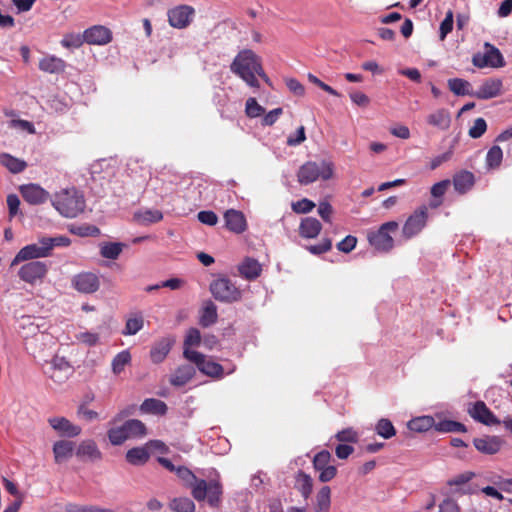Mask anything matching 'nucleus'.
I'll use <instances>...</instances> for the list:
<instances>
[{"instance_id": "bb28decb", "label": "nucleus", "mask_w": 512, "mask_h": 512, "mask_svg": "<svg viewBox=\"0 0 512 512\" xmlns=\"http://www.w3.org/2000/svg\"><path fill=\"white\" fill-rule=\"evenodd\" d=\"M195 368L190 364L179 366L170 377V384L175 387L186 385L195 375Z\"/></svg>"}, {"instance_id": "37998d69", "label": "nucleus", "mask_w": 512, "mask_h": 512, "mask_svg": "<svg viewBox=\"0 0 512 512\" xmlns=\"http://www.w3.org/2000/svg\"><path fill=\"white\" fill-rule=\"evenodd\" d=\"M123 426L128 434V438L142 437L146 434V427L144 423L138 419L127 420Z\"/></svg>"}, {"instance_id": "f704fd0d", "label": "nucleus", "mask_w": 512, "mask_h": 512, "mask_svg": "<svg viewBox=\"0 0 512 512\" xmlns=\"http://www.w3.org/2000/svg\"><path fill=\"white\" fill-rule=\"evenodd\" d=\"M150 458V453L146 447H134L126 453L128 463L139 466L145 464Z\"/></svg>"}, {"instance_id": "4c0bfd02", "label": "nucleus", "mask_w": 512, "mask_h": 512, "mask_svg": "<svg viewBox=\"0 0 512 512\" xmlns=\"http://www.w3.org/2000/svg\"><path fill=\"white\" fill-rule=\"evenodd\" d=\"M484 48L487 54L489 67L501 68L505 66L506 63L504 57L497 47L487 42L485 43Z\"/></svg>"}, {"instance_id": "1a4fd4ad", "label": "nucleus", "mask_w": 512, "mask_h": 512, "mask_svg": "<svg viewBox=\"0 0 512 512\" xmlns=\"http://www.w3.org/2000/svg\"><path fill=\"white\" fill-rule=\"evenodd\" d=\"M428 218V208L423 205L416 209L406 220L402 232L406 238H411L422 231L426 226Z\"/></svg>"}, {"instance_id": "4be33fe9", "label": "nucleus", "mask_w": 512, "mask_h": 512, "mask_svg": "<svg viewBox=\"0 0 512 512\" xmlns=\"http://www.w3.org/2000/svg\"><path fill=\"white\" fill-rule=\"evenodd\" d=\"M238 272L242 278L252 281L260 276L262 272V266L256 259L246 257L238 265Z\"/></svg>"}, {"instance_id": "cd10ccee", "label": "nucleus", "mask_w": 512, "mask_h": 512, "mask_svg": "<svg viewBox=\"0 0 512 512\" xmlns=\"http://www.w3.org/2000/svg\"><path fill=\"white\" fill-rule=\"evenodd\" d=\"M74 443L68 440H59L53 444V454L56 463L70 459L74 452Z\"/></svg>"}, {"instance_id": "6e6d98bb", "label": "nucleus", "mask_w": 512, "mask_h": 512, "mask_svg": "<svg viewBox=\"0 0 512 512\" xmlns=\"http://www.w3.org/2000/svg\"><path fill=\"white\" fill-rule=\"evenodd\" d=\"M72 232L81 237H96L100 235V229L95 225L84 224L76 227Z\"/></svg>"}, {"instance_id": "aec40b11", "label": "nucleus", "mask_w": 512, "mask_h": 512, "mask_svg": "<svg viewBox=\"0 0 512 512\" xmlns=\"http://www.w3.org/2000/svg\"><path fill=\"white\" fill-rule=\"evenodd\" d=\"M473 444L479 452L493 455L500 451L503 441L498 436H484L475 438Z\"/></svg>"}, {"instance_id": "39448f33", "label": "nucleus", "mask_w": 512, "mask_h": 512, "mask_svg": "<svg viewBox=\"0 0 512 512\" xmlns=\"http://www.w3.org/2000/svg\"><path fill=\"white\" fill-rule=\"evenodd\" d=\"M222 493L223 488L218 474L216 475V478L210 479L209 482L204 479H200L193 485L192 489V496L197 501L207 499L209 505L212 507H217L219 505Z\"/></svg>"}, {"instance_id": "69168bd1", "label": "nucleus", "mask_w": 512, "mask_h": 512, "mask_svg": "<svg viewBox=\"0 0 512 512\" xmlns=\"http://www.w3.org/2000/svg\"><path fill=\"white\" fill-rule=\"evenodd\" d=\"M314 207H315L314 202H312L311 200L306 199V198L301 199L292 204V209L296 213H302V214L309 213Z\"/></svg>"}, {"instance_id": "c9c22d12", "label": "nucleus", "mask_w": 512, "mask_h": 512, "mask_svg": "<svg viewBox=\"0 0 512 512\" xmlns=\"http://www.w3.org/2000/svg\"><path fill=\"white\" fill-rule=\"evenodd\" d=\"M125 246L121 242H104L100 245V255L106 259L116 260Z\"/></svg>"}, {"instance_id": "5fc2aeb1", "label": "nucleus", "mask_w": 512, "mask_h": 512, "mask_svg": "<svg viewBox=\"0 0 512 512\" xmlns=\"http://www.w3.org/2000/svg\"><path fill=\"white\" fill-rule=\"evenodd\" d=\"M75 338L78 342L83 343L89 347H93L99 342V335L89 331L79 332L75 334Z\"/></svg>"}, {"instance_id": "7ed1b4c3", "label": "nucleus", "mask_w": 512, "mask_h": 512, "mask_svg": "<svg viewBox=\"0 0 512 512\" xmlns=\"http://www.w3.org/2000/svg\"><path fill=\"white\" fill-rule=\"evenodd\" d=\"M52 206L60 215L66 218H75L81 214L86 206L82 192L75 187L61 189L51 198Z\"/></svg>"}, {"instance_id": "8fccbe9b", "label": "nucleus", "mask_w": 512, "mask_h": 512, "mask_svg": "<svg viewBox=\"0 0 512 512\" xmlns=\"http://www.w3.org/2000/svg\"><path fill=\"white\" fill-rule=\"evenodd\" d=\"M108 438L112 445H121L128 439L124 426L111 428L108 431Z\"/></svg>"}, {"instance_id": "3c124183", "label": "nucleus", "mask_w": 512, "mask_h": 512, "mask_svg": "<svg viewBox=\"0 0 512 512\" xmlns=\"http://www.w3.org/2000/svg\"><path fill=\"white\" fill-rule=\"evenodd\" d=\"M454 22V15L452 10L446 12L445 18L442 20L439 28L440 39L444 40L446 36L452 31Z\"/></svg>"}, {"instance_id": "2f4dec72", "label": "nucleus", "mask_w": 512, "mask_h": 512, "mask_svg": "<svg viewBox=\"0 0 512 512\" xmlns=\"http://www.w3.org/2000/svg\"><path fill=\"white\" fill-rule=\"evenodd\" d=\"M428 124L437 127L441 130H446L449 128L451 123V117L447 110L439 109L433 113H431L427 117Z\"/></svg>"}, {"instance_id": "de8ad7c7", "label": "nucleus", "mask_w": 512, "mask_h": 512, "mask_svg": "<svg viewBox=\"0 0 512 512\" xmlns=\"http://www.w3.org/2000/svg\"><path fill=\"white\" fill-rule=\"evenodd\" d=\"M144 326V319L141 315L128 318L125 324V328L122 331V334L127 335H135L137 334Z\"/></svg>"}, {"instance_id": "e433bc0d", "label": "nucleus", "mask_w": 512, "mask_h": 512, "mask_svg": "<svg viewBox=\"0 0 512 512\" xmlns=\"http://www.w3.org/2000/svg\"><path fill=\"white\" fill-rule=\"evenodd\" d=\"M435 420L432 416H420L410 420L407 424L409 430L414 432H426L434 428Z\"/></svg>"}, {"instance_id": "7c9ffc66", "label": "nucleus", "mask_w": 512, "mask_h": 512, "mask_svg": "<svg viewBox=\"0 0 512 512\" xmlns=\"http://www.w3.org/2000/svg\"><path fill=\"white\" fill-rule=\"evenodd\" d=\"M295 488L301 493L302 497L307 500L312 493L313 479L305 472L298 471L295 476Z\"/></svg>"}, {"instance_id": "680f3d73", "label": "nucleus", "mask_w": 512, "mask_h": 512, "mask_svg": "<svg viewBox=\"0 0 512 512\" xmlns=\"http://www.w3.org/2000/svg\"><path fill=\"white\" fill-rule=\"evenodd\" d=\"M332 248V241L329 238H324L320 243L309 245L306 249L313 255H321Z\"/></svg>"}, {"instance_id": "a18cd8bd", "label": "nucleus", "mask_w": 512, "mask_h": 512, "mask_svg": "<svg viewBox=\"0 0 512 512\" xmlns=\"http://www.w3.org/2000/svg\"><path fill=\"white\" fill-rule=\"evenodd\" d=\"M131 362V354L128 350H123L116 354V356L113 358L111 366L112 371L115 375L120 374L126 365H128Z\"/></svg>"}, {"instance_id": "13d9d810", "label": "nucleus", "mask_w": 512, "mask_h": 512, "mask_svg": "<svg viewBox=\"0 0 512 512\" xmlns=\"http://www.w3.org/2000/svg\"><path fill=\"white\" fill-rule=\"evenodd\" d=\"M175 473L180 479H182L184 482H186L192 489H193V485L196 484V482L200 480V479H197V477L193 474V472L185 466L177 467V470Z\"/></svg>"}, {"instance_id": "c756f323", "label": "nucleus", "mask_w": 512, "mask_h": 512, "mask_svg": "<svg viewBox=\"0 0 512 512\" xmlns=\"http://www.w3.org/2000/svg\"><path fill=\"white\" fill-rule=\"evenodd\" d=\"M217 319V306L212 301H207L200 311V325L202 327H209L215 324Z\"/></svg>"}, {"instance_id": "2eb2a0df", "label": "nucleus", "mask_w": 512, "mask_h": 512, "mask_svg": "<svg viewBox=\"0 0 512 512\" xmlns=\"http://www.w3.org/2000/svg\"><path fill=\"white\" fill-rule=\"evenodd\" d=\"M50 426L58 432L60 436L74 438L81 434V427L73 424L65 417H52L48 419Z\"/></svg>"}, {"instance_id": "79ce46f5", "label": "nucleus", "mask_w": 512, "mask_h": 512, "mask_svg": "<svg viewBox=\"0 0 512 512\" xmlns=\"http://www.w3.org/2000/svg\"><path fill=\"white\" fill-rule=\"evenodd\" d=\"M331 504V490L328 486H323L316 496L315 511H327Z\"/></svg>"}, {"instance_id": "b1692460", "label": "nucleus", "mask_w": 512, "mask_h": 512, "mask_svg": "<svg viewBox=\"0 0 512 512\" xmlns=\"http://www.w3.org/2000/svg\"><path fill=\"white\" fill-rule=\"evenodd\" d=\"M39 69L49 74H60L66 69V62L54 55H48L40 59Z\"/></svg>"}, {"instance_id": "6ab92c4d", "label": "nucleus", "mask_w": 512, "mask_h": 512, "mask_svg": "<svg viewBox=\"0 0 512 512\" xmlns=\"http://www.w3.org/2000/svg\"><path fill=\"white\" fill-rule=\"evenodd\" d=\"M225 226L228 230L240 234L247 228L244 214L235 209H229L224 213Z\"/></svg>"}, {"instance_id": "6e6552de", "label": "nucleus", "mask_w": 512, "mask_h": 512, "mask_svg": "<svg viewBox=\"0 0 512 512\" xmlns=\"http://www.w3.org/2000/svg\"><path fill=\"white\" fill-rule=\"evenodd\" d=\"M183 355L188 361L194 363L201 373L217 379L223 377L224 370L222 365L212 360L206 359L204 354L195 350L186 349L183 351Z\"/></svg>"}, {"instance_id": "a211bd4d", "label": "nucleus", "mask_w": 512, "mask_h": 512, "mask_svg": "<svg viewBox=\"0 0 512 512\" xmlns=\"http://www.w3.org/2000/svg\"><path fill=\"white\" fill-rule=\"evenodd\" d=\"M85 42L93 45H105L112 40L111 31L101 25L90 27L84 31Z\"/></svg>"}, {"instance_id": "20e7f679", "label": "nucleus", "mask_w": 512, "mask_h": 512, "mask_svg": "<svg viewBox=\"0 0 512 512\" xmlns=\"http://www.w3.org/2000/svg\"><path fill=\"white\" fill-rule=\"evenodd\" d=\"M333 172L334 166L330 161H308L299 168L297 180L301 185H308L317 181L319 178L329 180L332 178Z\"/></svg>"}, {"instance_id": "49530a36", "label": "nucleus", "mask_w": 512, "mask_h": 512, "mask_svg": "<svg viewBox=\"0 0 512 512\" xmlns=\"http://www.w3.org/2000/svg\"><path fill=\"white\" fill-rule=\"evenodd\" d=\"M376 433L384 439H390L396 434V429L387 418H381L375 426Z\"/></svg>"}, {"instance_id": "f257e3e1", "label": "nucleus", "mask_w": 512, "mask_h": 512, "mask_svg": "<svg viewBox=\"0 0 512 512\" xmlns=\"http://www.w3.org/2000/svg\"><path fill=\"white\" fill-rule=\"evenodd\" d=\"M230 69L250 87L259 88L257 76L270 84V79L263 70L260 57L252 50L240 51L231 63Z\"/></svg>"}, {"instance_id": "4d7b16f0", "label": "nucleus", "mask_w": 512, "mask_h": 512, "mask_svg": "<svg viewBox=\"0 0 512 512\" xmlns=\"http://www.w3.org/2000/svg\"><path fill=\"white\" fill-rule=\"evenodd\" d=\"M330 460H331L330 452L327 450H322L314 456L313 467L315 470L319 471L320 469L329 466Z\"/></svg>"}, {"instance_id": "5701e85b", "label": "nucleus", "mask_w": 512, "mask_h": 512, "mask_svg": "<svg viewBox=\"0 0 512 512\" xmlns=\"http://www.w3.org/2000/svg\"><path fill=\"white\" fill-rule=\"evenodd\" d=\"M475 476L473 472L467 471L464 473H461L459 475H456L455 477L451 478L447 481V485L450 487H455V489L452 490L453 494H471L473 492L472 489H470L467 486V483Z\"/></svg>"}, {"instance_id": "58836bf2", "label": "nucleus", "mask_w": 512, "mask_h": 512, "mask_svg": "<svg viewBox=\"0 0 512 512\" xmlns=\"http://www.w3.org/2000/svg\"><path fill=\"white\" fill-rule=\"evenodd\" d=\"M50 369L52 370L50 377L56 382H62L67 375H58L59 372H68L71 369V366L68 361L64 358L56 357L53 359L51 363Z\"/></svg>"}, {"instance_id": "0eeeda50", "label": "nucleus", "mask_w": 512, "mask_h": 512, "mask_svg": "<svg viewBox=\"0 0 512 512\" xmlns=\"http://www.w3.org/2000/svg\"><path fill=\"white\" fill-rule=\"evenodd\" d=\"M398 229L396 221H389L383 223L378 230L368 233V241L378 251L388 252L394 246V240L390 232H395Z\"/></svg>"}, {"instance_id": "4468645a", "label": "nucleus", "mask_w": 512, "mask_h": 512, "mask_svg": "<svg viewBox=\"0 0 512 512\" xmlns=\"http://www.w3.org/2000/svg\"><path fill=\"white\" fill-rule=\"evenodd\" d=\"M468 413L474 420L485 425H496L501 423L483 401L475 402L468 409Z\"/></svg>"}, {"instance_id": "dca6fc26", "label": "nucleus", "mask_w": 512, "mask_h": 512, "mask_svg": "<svg viewBox=\"0 0 512 512\" xmlns=\"http://www.w3.org/2000/svg\"><path fill=\"white\" fill-rule=\"evenodd\" d=\"M503 83L498 78L486 79L478 88L473 91V97L481 100H488L497 97L501 93Z\"/></svg>"}, {"instance_id": "ddd939ff", "label": "nucleus", "mask_w": 512, "mask_h": 512, "mask_svg": "<svg viewBox=\"0 0 512 512\" xmlns=\"http://www.w3.org/2000/svg\"><path fill=\"white\" fill-rule=\"evenodd\" d=\"M23 199L31 205H39L45 203L50 194L38 184H26L20 187Z\"/></svg>"}, {"instance_id": "c85d7f7f", "label": "nucleus", "mask_w": 512, "mask_h": 512, "mask_svg": "<svg viewBox=\"0 0 512 512\" xmlns=\"http://www.w3.org/2000/svg\"><path fill=\"white\" fill-rule=\"evenodd\" d=\"M140 410L144 414L163 416L167 413L168 407L162 400L147 398L140 405Z\"/></svg>"}, {"instance_id": "0e129e2a", "label": "nucleus", "mask_w": 512, "mask_h": 512, "mask_svg": "<svg viewBox=\"0 0 512 512\" xmlns=\"http://www.w3.org/2000/svg\"><path fill=\"white\" fill-rule=\"evenodd\" d=\"M357 244V238L352 235L346 236L337 244V249L343 253L351 252Z\"/></svg>"}, {"instance_id": "603ef678", "label": "nucleus", "mask_w": 512, "mask_h": 512, "mask_svg": "<svg viewBox=\"0 0 512 512\" xmlns=\"http://www.w3.org/2000/svg\"><path fill=\"white\" fill-rule=\"evenodd\" d=\"M201 342V334L197 328H190L184 339V350H192V346H198Z\"/></svg>"}, {"instance_id": "72a5a7b5", "label": "nucleus", "mask_w": 512, "mask_h": 512, "mask_svg": "<svg viewBox=\"0 0 512 512\" xmlns=\"http://www.w3.org/2000/svg\"><path fill=\"white\" fill-rule=\"evenodd\" d=\"M448 87L451 92L456 96H471L473 97V90L471 84L462 78H451L447 81Z\"/></svg>"}, {"instance_id": "e2e57ef3", "label": "nucleus", "mask_w": 512, "mask_h": 512, "mask_svg": "<svg viewBox=\"0 0 512 512\" xmlns=\"http://www.w3.org/2000/svg\"><path fill=\"white\" fill-rule=\"evenodd\" d=\"M198 220L205 225L214 226L218 222V216L211 210L200 211L197 215Z\"/></svg>"}, {"instance_id": "ea45409f", "label": "nucleus", "mask_w": 512, "mask_h": 512, "mask_svg": "<svg viewBox=\"0 0 512 512\" xmlns=\"http://www.w3.org/2000/svg\"><path fill=\"white\" fill-rule=\"evenodd\" d=\"M434 429L440 433H449V432L464 433L467 431L466 426L464 424L454 421V420H448V419L441 420L437 423L435 422Z\"/></svg>"}, {"instance_id": "a878e982", "label": "nucleus", "mask_w": 512, "mask_h": 512, "mask_svg": "<svg viewBox=\"0 0 512 512\" xmlns=\"http://www.w3.org/2000/svg\"><path fill=\"white\" fill-rule=\"evenodd\" d=\"M322 230V224L314 217H305L299 225V234L303 238L314 239Z\"/></svg>"}, {"instance_id": "393cba45", "label": "nucleus", "mask_w": 512, "mask_h": 512, "mask_svg": "<svg viewBox=\"0 0 512 512\" xmlns=\"http://www.w3.org/2000/svg\"><path fill=\"white\" fill-rule=\"evenodd\" d=\"M475 183L474 174L467 170L456 173L453 177V186L459 194H465L472 189Z\"/></svg>"}, {"instance_id": "bf43d9fd", "label": "nucleus", "mask_w": 512, "mask_h": 512, "mask_svg": "<svg viewBox=\"0 0 512 512\" xmlns=\"http://www.w3.org/2000/svg\"><path fill=\"white\" fill-rule=\"evenodd\" d=\"M336 439L344 443H356L358 441V433L353 428H346L339 431L335 435Z\"/></svg>"}, {"instance_id": "9b49d317", "label": "nucleus", "mask_w": 512, "mask_h": 512, "mask_svg": "<svg viewBox=\"0 0 512 512\" xmlns=\"http://www.w3.org/2000/svg\"><path fill=\"white\" fill-rule=\"evenodd\" d=\"M72 285L80 293L91 294L99 289L100 280L92 272H82L73 277Z\"/></svg>"}, {"instance_id": "338daca9", "label": "nucleus", "mask_w": 512, "mask_h": 512, "mask_svg": "<svg viewBox=\"0 0 512 512\" xmlns=\"http://www.w3.org/2000/svg\"><path fill=\"white\" fill-rule=\"evenodd\" d=\"M141 218L144 222H147V223H156V222H159L160 220H162L163 218V214L161 211L159 210H156V209H149V210H146L144 211L142 214H141Z\"/></svg>"}, {"instance_id": "c03bdc74", "label": "nucleus", "mask_w": 512, "mask_h": 512, "mask_svg": "<svg viewBox=\"0 0 512 512\" xmlns=\"http://www.w3.org/2000/svg\"><path fill=\"white\" fill-rule=\"evenodd\" d=\"M169 507L172 512H194L195 511L194 502L187 497L174 498L170 502Z\"/></svg>"}, {"instance_id": "a19ab883", "label": "nucleus", "mask_w": 512, "mask_h": 512, "mask_svg": "<svg viewBox=\"0 0 512 512\" xmlns=\"http://www.w3.org/2000/svg\"><path fill=\"white\" fill-rule=\"evenodd\" d=\"M503 160L502 149L498 145H493L486 154V167L488 170L498 169Z\"/></svg>"}, {"instance_id": "f03ea898", "label": "nucleus", "mask_w": 512, "mask_h": 512, "mask_svg": "<svg viewBox=\"0 0 512 512\" xmlns=\"http://www.w3.org/2000/svg\"><path fill=\"white\" fill-rule=\"evenodd\" d=\"M70 244V238L63 235L41 237L37 243L29 244L21 248L13 259L11 266L22 261L48 257L52 254L54 248L68 247Z\"/></svg>"}, {"instance_id": "9d476101", "label": "nucleus", "mask_w": 512, "mask_h": 512, "mask_svg": "<svg viewBox=\"0 0 512 512\" xmlns=\"http://www.w3.org/2000/svg\"><path fill=\"white\" fill-rule=\"evenodd\" d=\"M168 22L173 28L184 29L190 25L195 16V9L190 5H178L167 12Z\"/></svg>"}, {"instance_id": "412c9836", "label": "nucleus", "mask_w": 512, "mask_h": 512, "mask_svg": "<svg viewBox=\"0 0 512 512\" xmlns=\"http://www.w3.org/2000/svg\"><path fill=\"white\" fill-rule=\"evenodd\" d=\"M174 343L175 338L172 336H167L157 341L150 351L152 362L161 363L170 352Z\"/></svg>"}, {"instance_id": "423d86ee", "label": "nucleus", "mask_w": 512, "mask_h": 512, "mask_svg": "<svg viewBox=\"0 0 512 512\" xmlns=\"http://www.w3.org/2000/svg\"><path fill=\"white\" fill-rule=\"evenodd\" d=\"M209 289L212 296L222 303H234L242 298V291L228 277L215 279Z\"/></svg>"}, {"instance_id": "f8f14e48", "label": "nucleus", "mask_w": 512, "mask_h": 512, "mask_svg": "<svg viewBox=\"0 0 512 512\" xmlns=\"http://www.w3.org/2000/svg\"><path fill=\"white\" fill-rule=\"evenodd\" d=\"M47 265L41 261H31L24 264L18 275L21 280L33 284L37 280L42 279L47 273Z\"/></svg>"}, {"instance_id": "09e8293b", "label": "nucleus", "mask_w": 512, "mask_h": 512, "mask_svg": "<svg viewBox=\"0 0 512 512\" xmlns=\"http://www.w3.org/2000/svg\"><path fill=\"white\" fill-rule=\"evenodd\" d=\"M85 42L84 33L81 34H75V33H69L66 34L63 39L61 40V45L68 49H77L82 46V44Z\"/></svg>"}, {"instance_id": "052dcab7", "label": "nucleus", "mask_w": 512, "mask_h": 512, "mask_svg": "<svg viewBox=\"0 0 512 512\" xmlns=\"http://www.w3.org/2000/svg\"><path fill=\"white\" fill-rule=\"evenodd\" d=\"M246 114L251 118H256L261 116L265 110L264 108L258 104L255 98H249L246 101Z\"/></svg>"}, {"instance_id": "473e14b6", "label": "nucleus", "mask_w": 512, "mask_h": 512, "mask_svg": "<svg viewBox=\"0 0 512 512\" xmlns=\"http://www.w3.org/2000/svg\"><path fill=\"white\" fill-rule=\"evenodd\" d=\"M0 164L6 167L13 174L21 173L27 166L24 160L16 158L8 153H0Z\"/></svg>"}, {"instance_id": "f3484780", "label": "nucleus", "mask_w": 512, "mask_h": 512, "mask_svg": "<svg viewBox=\"0 0 512 512\" xmlns=\"http://www.w3.org/2000/svg\"><path fill=\"white\" fill-rule=\"evenodd\" d=\"M75 453L82 461L96 462L102 459V452L92 439H86L80 442Z\"/></svg>"}, {"instance_id": "864d4df0", "label": "nucleus", "mask_w": 512, "mask_h": 512, "mask_svg": "<svg viewBox=\"0 0 512 512\" xmlns=\"http://www.w3.org/2000/svg\"><path fill=\"white\" fill-rule=\"evenodd\" d=\"M487 130V123L484 118H477L469 129V136L473 139L480 138Z\"/></svg>"}, {"instance_id": "774afa93", "label": "nucleus", "mask_w": 512, "mask_h": 512, "mask_svg": "<svg viewBox=\"0 0 512 512\" xmlns=\"http://www.w3.org/2000/svg\"><path fill=\"white\" fill-rule=\"evenodd\" d=\"M67 512H108V510L99 508L97 506L69 505L67 507Z\"/></svg>"}]
</instances>
